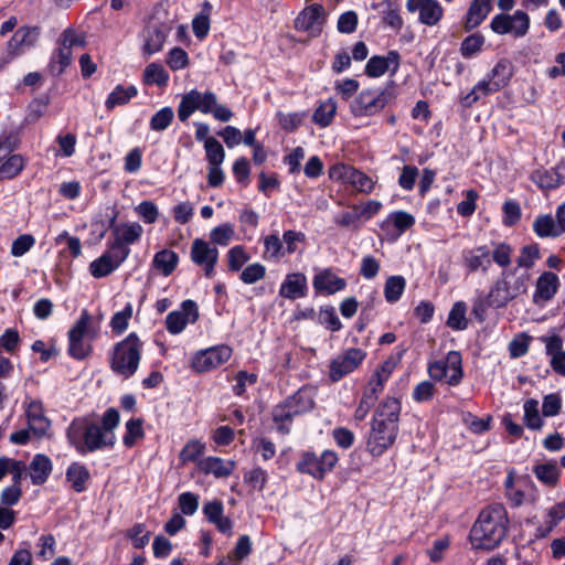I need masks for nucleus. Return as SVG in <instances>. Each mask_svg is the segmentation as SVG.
Masks as SVG:
<instances>
[{
    "mask_svg": "<svg viewBox=\"0 0 565 565\" xmlns=\"http://www.w3.org/2000/svg\"><path fill=\"white\" fill-rule=\"evenodd\" d=\"M119 419L116 408H108L104 413L102 425L89 417H77L66 430L67 440L81 455L113 448L116 444L114 430Z\"/></svg>",
    "mask_w": 565,
    "mask_h": 565,
    "instance_id": "obj_1",
    "label": "nucleus"
},
{
    "mask_svg": "<svg viewBox=\"0 0 565 565\" xmlns=\"http://www.w3.org/2000/svg\"><path fill=\"white\" fill-rule=\"evenodd\" d=\"M399 414L401 403L393 397L384 399L375 411L366 440V449L372 456H381L395 443Z\"/></svg>",
    "mask_w": 565,
    "mask_h": 565,
    "instance_id": "obj_2",
    "label": "nucleus"
},
{
    "mask_svg": "<svg viewBox=\"0 0 565 565\" xmlns=\"http://www.w3.org/2000/svg\"><path fill=\"white\" fill-rule=\"evenodd\" d=\"M509 519L502 504L484 508L475 521L469 539L473 548L490 551L499 546L508 532Z\"/></svg>",
    "mask_w": 565,
    "mask_h": 565,
    "instance_id": "obj_3",
    "label": "nucleus"
},
{
    "mask_svg": "<svg viewBox=\"0 0 565 565\" xmlns=\"http://www.w3.org/2000/svg\"><path fill=\"white\" fill-rule=\"evenodd\" d=\"M531 275L519 267L503 269L488 294V305L505 308L511 301L527 292Z\"/></svg>",
    "mask_w": 565,
    "mask_h": 565,
    "instance_id": "obj_4",
    "label": "nucleus"
},
{
    "mask_svg": "<svg viewBox=\"0 0 565 565\" xmlns=\"http://www.w3.org/2000/svg\"><path fill=\"white\" fill-rule=\"evenodd\" d=\"M196 110L202 114H211L222 122H226L233 117L231 109L218 104L216 94L211 90L192 89L184 94L178 106V118L184 122Z\"/></svg>",
    "mask_w": 565,
    "mask_h": 565,
    "instance_id": "obj_5",
    "label": "nucleus"
},
{
    "mask_svg": "<svg viewBox=\"0 0 565 565\" xmlns=\"http://www.w3.org/2000/svg\"><path fill=\"white\" fill-rule=\"evenodd\" d=\"M142 352V342L132 332L122 341L116 343L110 355V369L118 375L129 379L139 366Z\"/></svg>",
    "mask_w": 565,
    "mask_h": 565,
    "instance_id": "obj_6",
    "label": "nucleus"
},
{
    "mask_svg": "<svg viewBox=\"0 0 565 565\" xmlns=\"http://www.w3.org/2000/svg\"><path fill=\"white\" fill-rule=\"evenodd\" d=\"M173 21L169 18L162 6L153 9L149 22L143 31L142 53L150 56L162 50L168 34L173 28Z\"/></svg>",
    "mask_w": 565,
    "mask_h": 565,
    "instance_id": "obj_7",
    "label": "nucleus"
},
{
    "mask_svg": "<svg viewBox=\"0 0 565 565\" xmlns=\"http://www.w3.org/2000/svg\"><path fill=\"white\" fill-rule=\"evenodd\" d=\"M394 96L392 87L363 89L351 103V113L354 117L374 116L384 109Z\"/></svg>",
    "mask_w": 565,
    "mask_h": 565,
    "instance_id": "obj_8",
    "label": "nucleus"
},
{
    "mask_svg": "<svg viewBox=\"0 0 565 565\" xmlns=\"http://www.w3.org/2000/svg\"><path fill=\"white\" fill-rule=\"evenodd\" d=\"M84 45V39L76 34L75 31L71 29L65 30L58 41V49L52 55L49 64L50 72L53 75L62 74L72 62V50L74 47H83Z\"/></svg>",
    "mask_w": 565,
    "mask_h": 565,
    "instance_id": "obj_9",
    "label": "nucleus"
},
{
    "mask_svg": "<svg viewBox=\"0 0 565 565\" xmlns=\"http://www.w3.org/2000/svg\"><path fill=\"white\" fill-rule=\"evenodd\" d=\"M337 462L338 456L332 450H324L320 455L315 451H305L297 462V470L313 478L322 479L327 472L333 469Z\"/></svg>",
    "mask_w": 565,
    "mask_h": 565,
    "instance_id": "obj_10",
    "label": "nucleus"
},
{
    "mask_svg": "<svg viewBox=\"0 0 565 565\" xmlns=\"http://www.w3.org/2000/svg\"><path fill=\"white\" fill-rule=\"evenodd\" d=\"M490 29L499 35L511 34L514 38H523L530 29V17L521 10H516L513 14L502 12L492 18Z\"/></svg>",
    "mask_w": 565,
    "mask_h": 565,
    "instance_id": "obj_11",
    "label": "nucleus"
},
{
    "mask_svg": "<svg viewBox=\"0 0 565 565\" xmlns=\"http://www.w3.org/2000/svg\"><path fill=\"white\" fill-rule=\"evenodd\" d=\"M462 360L458 351H450L444 360L430 363L429 375L433 380L445 381L449 385H458L462 379Z\"/></svg>",
    "mask_w": 565,
    "mask_h": 565,
    "instance_id": "obj_12",
    "label": "nucleus"
},
{
    "mask_svg": "<svg viewBox=\"0 0 565 565\" xmlns=\"http://www.w3.org/2000/svg\"><path fill=\"white\" fill-rule=\"evenodd\" d=\"M366 358V353L358 348H351L337 355L329 365V377L338 382L355 371Z\"/></svg>",
    "mask_w": 565,
    "mask_h": 565,
    "instance_id": "obj_13",
    "label": "nucleus"
},
{
    "mask_svg": "<svg viewBox=\"0 0 565 565\" xmlns=\"http://www.w3.org/2000/svg\"><path fill=\"white\" fill-rule=\"evenodd\" d=\"M89 322L90 316L84 310L68 331V353L76 360L85 359L90 351V344L84 340Z\"/></svg>",
    "mask_w": 565,
    "mask_h": 565,
    "instance_id": "obj_14",
    "label": "nucleus"
},
{
    "mask_svg": "<svg viewBox=\"0 0 565 565\" xmlns=\"http://www.w3.org/2000/svg\"><path fill=\"white\" fill-rule=\"evenodd\" d=\"M232 356L228 345H216L199 351L192 359V367L200 373L216 369L227 362Z\"/></svg>",
    "mask_w": 565,
    "mask_h": 565,
    "instance_id": "obj_15",
    "label": "nucleus"
},
{
    "mask_svg": "<svg viewBox=\"0 0 565 565\" xmlns=\"http://www.w3.org/2000/svg\"><path fill=\"white\" fill-rule=\"evenodd\" d=\"M324 8L322 4L313 3L306 7L295 19V28L298 31L308 32L312 36H317L322 31L324 23Z\"/></svg>",
    "mask_w": 565,
    "mask_h": 565,
    "instance_id": "obj_16",
    "label": "nucleus"
},
{
    "mask_svg": "<svg viewBox=\"0 0 565 565\" xmlns=\"http://www.w3.org/2000/svg\"><path fill=\"white\" fill-rule=\"evenodd\" d=\"M191 260L204 268L206 277H213L214 268L218 259V249L211 246L202 238H195L191 245Z\"/></svg>",
    "mask_w": 565,
    "mask_h": 565,
    "instance_id": "obj_17",
    "label": "nucleus"
},
{
    "mask_svg": "<svg viewBox=\"0 0 565 565\" xmlns=\"http://www.w3.org/2000/svg\"><path fill=\"white\" fill-rule=\"evenodd\" d=\"M199 318L198 306L193 300H185L180 310L171 311L166 318L167 330L171 334H178L184 330L188 323H194Z\"/></svg>",
    "mask_w": 565,
    "mask_h": 565,
    "instance_id": "obj_18",
    "label": "nucleus"
},
{
    "mask_svg": "<svg viewBox=\"0 0 565 565\" xmlns=\"http://www.w3.org/2000/svg\"><path fill=\"white\" fill-rule=\"evenodd\" d=\"M408 12H418V21L427 26L436 25L444 15V9L437 0H407Z\"/></svg>",
    "mask_w": 565,
    "mask_h": 565,
    "instance_id": "obj_19",
    "label": "nucleus"
},
{
    "mask_svg": "<svg viewBox=\"0 0 565 565\" xmlns=\"http://www.w3.org/2000/svg\"><path fill=\"white\" fill-rule=\"evenodd\" d=\"M127 258V250L118 253L113 247L95 259L89 265V273L95 278H102L110 275Z\"/></svg>",
    "mask_w": 565,
    "mask_h": 565,
    "instance_id": "obj_20",
    "label": "nucleus"
},
{
    "mask_svg": "<svg viewBox=\"0 0 565 565\" xmlns=\"http://www.w3.org/2000/svg\"><path fill=\"white\" fill-rule=\"evenodd\" d=\"M39 35L40 30L36 26L19 28L8 42V54L11 58L21 55L36 44Z\"/></svg>",
    "mask_w": 565,
    "mask_h": 565,
    "instance_id": "obj_21",
    "label": "nucleus"
},
{
    "mask_svg": "<svg viewBox=\"0 0 565 565\" xmlns=\"http://www.w3.org/2000/svg\"><path fill=\"white\" fill-rule=\"evenodd\" d=\"M401 65V55L397 51H390L386 56L374 55L365 65V74L369 77H380L386 72L395 74Z\"/></svg>",
    "mask_w": 565,
    "mask_h": 565,
    "instance_id": "obj_22",
    "label": "nucleus"
},
{
    "mask_svg": "<svg viewBox=\"0 0 565 565\" xmlns=\"http://www.w3.org/2000/svg\"><path fill=\"white\" fill-rule=\"evenodd\" d=\"M143 233V228L139 223H124L115 227L114 242L110 247L120 253L122 249L127 250V256L130 249L127 245L138 242Z\"/></svg>",
    "mask_w": 565,
    "mask_h": 565,
    "instance_id": "obj_23",
    "label": "nucleus"
},
{
    "mask_svg": "<svg viewBox=\"0 0 565 565\" xmlns=\"http://www.w3.org/2000/svg\"><path fill=\"white\" fill-rule=\"evenodd\" d=\"M545 344V353L550 356V365L558 375L565 376V350L563 339L557 335H545L540 339Z\"/></svg>",
    "mask_w": 565,
    "mask_h": 565,
    "instance_id": "obj_24",
    "label": "nucleus"
},
{
    "mask_svg": "<svg viewBox=\"0 0 565 565\" xmlns=\"http://www.w3.org/2000/svg\"><path fill=\"white\" fill-rule=\"evenodd\" d=\"M558 287L559 279L557 275L552 271H544L536 280L533 302L541 305L550 301L557 292Z\"/></svg>",
    "mask_w": 565,
    "mask_h": 565,
    "instance_id": "obj_25",
    "label": "nucleus"
},
{
    "mask_svg": "<svg viewBox=\"0 0 565 565\" xmlns=\"http://www.w3.org/2000/svg\"><path fill=\"white\" fill-rule=\"evenodd\" d=\"M224 507L220 500L209 501L203 505V513L215 527L223 534L232 535L233 522L223 514Z\"/></svg>",
    "mask_w": 565,
    "mask_h": 565,
    "instance_id": "obj_26",
    "label": "nucleus"
},
{
    "mask_svg": "<svg viewBox=\"0 0 565 565\" xmlns=\"http://www.w3.org/2000/svg\"><path fill=\"white\" fill-rule=\"evenodd\" d=\"M307 278L301 273L288 274L280 285L279 296L289 300L303 298L307 295Z\"/></svg>",
    "mask_w": 565,
    "mask_h": 565,
    "instance_id": "obj_27",
    "label": "nucleus"
},
{
    "mask_svg": "<svg viewBox=\"0 0 565 565\" xmlns=\"http://www.w3.org/2000/svg\"><path fill=\"white\" fill-rule=\"evenodd\" d=\"M492 9V0H472L468 9L465 30L471 31L479 26Z\"/></svg>",
    "mask_w": 565,
    "mask_h": 565,
    "instance_id": "obj_28",
    "label": "nucleus"
},
{
    "mask_svg": "<svg viewBox=\"0 0 565 565\" xmlns=\"http://www.w3.org/2000/svg\"><path fill=\"white\" fill-rule=\"evenodd\" d=\"M52 461L47 456L42 454L35 455L29 465V475L32 483L35 486L45 483L52 472Z\"/></svg>",
    "mask_w": 565,
    "mask_h": 565,
    "instance_id": "obj_29",
    "label": "nucleus"
},
{
    "mask_svg": "<svg viewBox=\"0 0 565 565\" xmlns=\"http://www.w3.org/2000/svg\"><path fill=\"white\" fill-rule=\"evenodd\" d=\"M284 403L294 417L310 412L315 406L310 392L305 388L298 390L294 395L287 397Z\"/></svg>",
    "mask_w": 565,
    "mask_h": 565,
    "instance_id": "obj_30",
    "label": "nucleus"
},
{
    "mask_svg": "<svg viewBox=\"0 0 565 565\" xmlns=\"http://www.w3.org/2000/svg\"><path fill=\"white\" fill-rule=\"evenodd\" d=\"M347 281L331 273L330 270H323L316 275L313 278V287L317 291H322L328 295H332L337 291L344 289Z\"/></svg>",
    "mask_w": 565,
    "mask_h": 565,
    "instance_id": "obj_31",
    "label": "nucleus"
},
{
    "mask_svg": "<svg viewBox=\"0 0 565 565\" xmlns=\"http://www.w3.org/2000/svg\"><path fill=\"white\" fill-rule=\"evenodd\" d=\"M234 462H224L218 457H207L199 461V469L205 475H213L215 478H226L234 470Z\"/></svg>",
    "mask_w": 565,
    "mask_h": 565,
    "instance_id": "obj_32",
    "label": "nucleus"
},
{
    "mask_svg": "<svg viewBox=\"0 0 565 565\" xmlns=\"http://www.w3.org/2000/svg\"><path fill=\"white\" fill-rule=\"evenodd\" d=\"M26 416L30 429L39 437L45 435L50 427V422L43 414L41 403H30L26 409Z\"/></svg>",
    "mask_w": 565,
    "mask_h": 565,
    "instance_id": "obj_33",
    "label": "nucleus"
},
{
    "mask_svg": "<svg viewBox=\"0 0 565 565\" xmlns=\"http://www.w3.org/2000/svg\"><path fill=\"white\" fill-rule=\"evenodd\" d=\"M465 264L473 273L482 269L484 273L491 265L490 250L487 246H479L465 255Z\"/></svg>",
    "mask_w": 565,
    "mask_h": 565,
    "instance_id": "obj_34",
    "label": "nucleus"
},
{
    "mask_svg": "<svg viewBox=\"0 0 565 565\" xmlns=\"http://www.w3.org/2000/svg\"><path fill=\"white\" fill-rule=\"evenodd\" d=\"M531 180L543 190L556 189L563 182L558 168L551 170L536 169L532 172Z\"/></svg>",
    "mask_w": 565,
    "mask_h": 565,
    "instance_id": "obj_35",
    "label": "nucleus"
},
{
    "mask_svg": "<svg viewBox=\"0 0 565 565\" xmlns=\"http://www.w3.org/2000/svg\"><path fill=\"white\" fill-rule=\"evenodd\" d=\"M178 263V254L167 248L156 253L152 259V266L166 277L174 271Z\"/></svg>",
    "mask_w": 565,
    "mask_h": 565,
    "instance_id": "obj_36",
    "label": "nucleus"
},
{
    "mask_svg": "<svg viewBox=\"0 0 565 565\" xmlns=\"http://www.w3.org/2000/svg\"><path fill=\"white\" fill-rule=\"evenodd\" d=\"M533 473L545 486L554 487L559 480L561 470L555 461H550L534 466Z\"/></svg>",
    "mask_w": 565,
    "mask_h": 565,
    "instance_id": "obj_37",
    "label": "nucleus"
},
{
    "mask_svg": "<svg viewBox=\"0 0 565 565\" xmlns=\"http://www.w3.org/2000/svg\"><path fill=\"white\" fill-rule=\"evenodd\" d=\"M557 227L556 218L550 214L540 215L533 222V231L541 238L559 237L561 232Z\"/></svg>",
    "mask_w": 565,
    "mask_h": 565,
    "instance_id": "obj_38",
    "label": "nucleus"
},
{
    "mask_svg": "<svg viewBox=\"0 0 565 565\" xmlns=\"http://www.w3.org/2000/svg\"><path fill=\"white\" fill-rule=\"evenodd\" d=\"M0 166V180L13 179L21 173L25 167V158L21 154H8Z\"/></svg>",
    "mask_w": 565,
    "mask_h": 565,
    "instance_id": "obj_39",
    "label": "nucleus"
},
{
    "mask_svg": "<svg viewBox=\"0 0 565 565\" xmlns=\"http://www.w3.org/2000/svg\"><path fill=\"white\" fill-rule=\"evenodd\" d=\"M513 75L512 65L508 60H500L492 68L490 79L493 82L492 89H501L508 85Z\"/></svg>",
    "mask_w": 565,
    "mask_h": 565,
    "instance_id": "obj_40",
    "label": "nucleus"
},
{
    "mask_svg": "<svg viewBox=\"0 0 565 565\" xmlns=\"http://www.w3.org/2000/svg\"><path fill=\"white\" fill-rule=\"evenodd\" d=\"M66 479L76 492H82L89 479V472L85 466L74 462L66 470Z\"/></svg>",
    "mask_w": 565,
    "mask_h": 565,
    "instance_id": "obj_41",
    "label": "nucleus"
},
{
    "mask_svg": "<svg viewBox=\"0 0 565 565\" xmlns=\"http://www.w3.org/2000/svg\"><path fill=\"white\" fill-rule=\"evenodd\" d=\"M138 90L135 86L122 87L121 85L116 86V88L109 94L108 98L105 102V106L108 110L114 109L116 106L127 104L132 97L137 95Z\"/></svg>",
    "mask_w": 565,
    "mask_h": 565,
    "instance_id": "obj_42",
    "label": "nucleus"
},
{
    "mask_svg": "<svg viewBox=\"0 0 565 565\" xmlns=\"http://www.w3.org/2000/svg\"><path fill=\"white\" fill-rule=\"evenodd\" d=\"M345 184H350L358 192L367 194L373 191L375 182L364 172L352 167V169L349 172V175L347 177Z\"/></svg>",
    "mask_w": 565,
    "mask_h": 565,
    "instance_id": "obj_43",
    "label": "nucleus"
},
{
    "mask_svg": "<svg viewBox=\"0 0 565 565\" xmlns=\"http://www.w3.org/2000/svg\"><path fill=\"white\" fill-rule=\"evenodd\" d=\"M337 110V104L333 99L321 103L312 115V120L320 127H327L331 124Z\"/></svg>",
    "mask_w": 565,
    "mask_h": 565,
    "instance_id": "obj_44",
    "label": "nucleus"
},
{
    "mask_svg": "<svg viewBox=\"0 0 565 565\" xmlns=\"http://www.w3.org/2000/svg\"><path fill=\"white\" fill-rule=\"evenodd\" d=\"M143 81L149 85L157 84L158 86H166L169 81V74L161 64L150 63L145 68Z\"/></svg>",
    "mask_w": 565,
    "mask_h": 565,
    "instance_id": "obj_45",
    "label": "nucleus"
},
{
    "mask_svg": "<svg viewBox=\"0 0 565 565\" xmlns=\"http://www.w3.org/2000/svg\"><path fill=\"white\" fill-rule=\"evenodd\" d=\"M466 311L467 306L465 302H456L449 312L447 326L454 330H465L468 326Z\"/></svg>",
    "mask_w": 565,
    "mask_h": 565,
    "instance_id": "obj_46",
    "label": "nucleus"
},
{
    "mask_svg": "<svg viewBox=\"0 0 565 565\" xmlns=\"http://www.w3.org/2000/svg\"><path fill=\"white\" fill-rule=\"evenodd\" d=\"M383 6V21L391 28L399 31L403 28V18L399 14V7L396 0H386Z\"/></svg>",
    "mask_w": 565,
    "mask_h": 565,
    "instance_id": "obj_47",
    "label": "nucleus"
},
{
    "mask_svg": "<svg viewBox=\"0 0 565 565\" xmlns=\"http://www.w3.org/2000/svg\"><path fill=\"white\" fill-rule=\"evenodd\" d=\"M142 424L141 418H131L126 423V434L122 438V443L126 447L131 448L138 439L143 438L145 431Z\"/></svg>",
    "mask_w": 565,
    "mask_h": 565,
    "instance_id": "obj_48",
    "label": "nucleus"
},
{
    "mask_svg": "<svg viewBox=\"0 0 565 565\" xmlns=\"http://www.w3.org/2000/svg\"><path fill=\"white\" fill-rule=\"evenodd\" d=\"M405 285V279L402 276L388 277L384 286L385 299L391 303L396 302L403 295Z\"/></svg>",
    "mask_w": 565,
    "mask_h": 565,
    "instance_id": "obj_49",
    "label": "nucleus"
},
{
    "mask_svg": "<svg viewBox=\"0 0 565 565\" xmlns=\"http://www.w3.org/2000/svg\"><path fill=\"white\" fill-rule=\"evenodd\" d=\"M273 419L280 433L288 434L290 431L294 415L288 407H285L284 402L274 407Z\"/></svg>",
    "mask_w": 565,
    "mask_h": 565,
    "instance_id": "obj_50",
    "label": "nucleus"
},
{
    "mask_svg": "<svg viewBox=\"0 0 565 565\" xmlns=\"http://www.w3.org/2000/svg\"><path fill=\"white\" fill-rule=\"evenodd\" d=\"M524 423L527 428L537 430L543 426V420L539 413V402L536 399H527L524 403Z\"/></svg>",
    "mask_w": 565,
    "mask_h": 565,
    "instance_id": "obj_51",
    "label": "nucleus"
},
{
    "mask_svg": "<svg viewBox=\"0 0 565 565\" xmlns=\"http://www.w3.org/2000/svg\"><path fill=\"white\" fill-rule=\"evenodd\" d=\"M227 267L230 271H239L243 266L249 260L250 256L241 245L232 247L227 254Z\"/></svg>",
    "mask_w": 565,
    "mask_h": 565,
    "instance_id": "obj_52",
    "label": "nucleus"
},
{
    "mask_svg": "<svg viewBox=\"0 0 565 565\" xmlns=\"http://www.w3.org/2000/svg\"><path fill=\"white\" fill-rule=\"evenodd\" d=\"M513 248L507 243H493L490 252L492 260L500 267L508 269L512 260Z\"/></svg>",
    "mask_w": 565,
    "mask_h": 565,
    "instance_id": "obj_53",
    "label": "nucleus"
},
{
    "mask_svg": "<svg viewBox=\"0 0 565 565\" xmlns=\"http://www.w3.org/2000/svg\"><path fill=\"white\" fill-rule=\"evenodd\" d=\"M540 258V249L536 244L525 245L521 248L520 255L516 258V266L519 269H530L534 266L535 260Z\"/></svg>",
    "mask_w": 565,
    "mask_h": 565,
    "instance_id": "obj_54",
    "label": "nucleus"
},
{
    "mask_svg": "<svg viewBox=\"0 0 565 565\" xmlns=\"http://www.w3.org/2000/svg\"><path fill=\"white\" fill-rule=\"evenodd\" d=\"M206 160L210 166H221L225 159V151L217 139H209L204 147Z\"/></svg>",
    "mask_w": 565,
    "mask_h": 565,
    "instance_id": "obj_55",
    "label": "nucleus"
},
{
    "mask_svg": "<svg viewBox=\"0 0 565 565\" xmlns=\"http://www.w3.org/2000/svg\"><path fill=\"white\" fill-rule=\"evenodd\" d=\"M484 44V36L480 33H475L467 36L460 46V53L463 57L469 58L479 51H481Z\"/></svg>",
    "mask_w": 565,
    "mask_h": 565,
    "instance_id": "obj_56",
    "label": "nucleus"
},
{
    "mask_svg": "<svg viewBox=\"0 0 565 565\" xmlns=\"http://www.w3.org/2000/svg\"><path fill=\"white\" fill-rule=\"evenodd\" d=\"M173 118V109L171 107H163L151 117L150 128L154 131H162L170 126Z\"/></svg>",
    "mask_w": 565,
    "mask_h": 565,
    "instance_id": "obj_57",
    "label": "nucleus"
},
{
    "mask_svg": "<svg viewBox=\"0 0 565 565\" xmlns=\"http://www.w3.org/2000/svg\"><path fill=\"white\" fill-rule=\"evenodd\" d=\"M268 475L260 467H255L244 472V481L254 490L262 491L267 482Z\"/></svg>",
    "mask_w": 565,
    "mask_h": 565,
    "instance_id": "obj_58",
    "label": "nucleus"
},
{
    "mask_svg": "<svg viewBox=\"0 0 565 565\" xmlns=\"http://www.w3.org/2000/svg\"><path fill=\"white\" fill-rule=\"evenodd\" d=\"M131 316L132 306L130 303H127L121 311H118L113 316L110 320L111 330L117 334L122 333L128 328V323Z\"/></svg>",
    "mask_w": 565,
    "mask_h": 565,
    "instance_id": "obj_59",
    "label": "nucleus"
},
{
    "mask_svg": "<svg viewBox=\"0 0 565 565\" xmlns=\"http://www.w3.org/2000/svg\"><path fill=\"white\" fill-rule=\"evenodd\" d=\"M266 275V268L260 263H254L245 267L241 273V280L246 285L262 280Z\"/></svg>",
    "mask_w": 565,
    "mask_h": 565,
    "instance_id": "obj_60",
    "label": "nucleus"
},
{
    "mask_svg": "<svg viewBox=\"0 0 565 565\" xmlns=\"http://www.w3.org/2000/svg\"><path fill=\"white\" fill-rule=\"evenodd\" d=\"M135 211L146 224H153L159 217L158 206L152 201H142Z\"/></svg>",
    "mask_w": 565,
    "mask_h": 565,
    "instance_id": "obj_61",
    "label": "nucleus"
},
{
    "mask_svg": "<svg viewBox=\"0 0 565 565\" xmlns=\"http://www.w3.org/2000/svg\"><path fill=\"white\" fill-rule=\"evenodd\" d=\"M205 445L199 440H190L185 444L180 452L182 462L196 461V459L204 452Z\"/></svg>",
    "mask_w": 565,
    "mask_h": 565,
    "instance_id": "obj_62",
    "label": "nucleus"
},
{
    "mask_svg": "<svg viewBox=\"0 0 565 565\" xmlns=\"http://www.w3.org/2000/svg\"><path fill=\"white\" fill-rule=\"evenodd\" d=\"M387 221L392 222L394 227L399 233L405 232L415 224V217L412 214L404 211H396L391 213L387 217Z\"/></svg>",
    "mask_w": 565,
    "mask_h": 565,
    "instance_id": "obj_63",
    "label": "nucleus"
},
{
    "mask_svg": "<svg viewBox=\"0 0 565 565\" xmlns=\"http://www.w3.org/2000/svg\"><path fill=\"white\" fill-rule=\"evenodd\" d=\"M234 233V227L231 224H222L211 231L210 237L213 243L226 246L233 238Z\"/></svg>",
    "mask_w": 565,
    "mask_h": 565,
    "instance_id": "obj_64",
    "label": "nucleus"
}]
</instances>
